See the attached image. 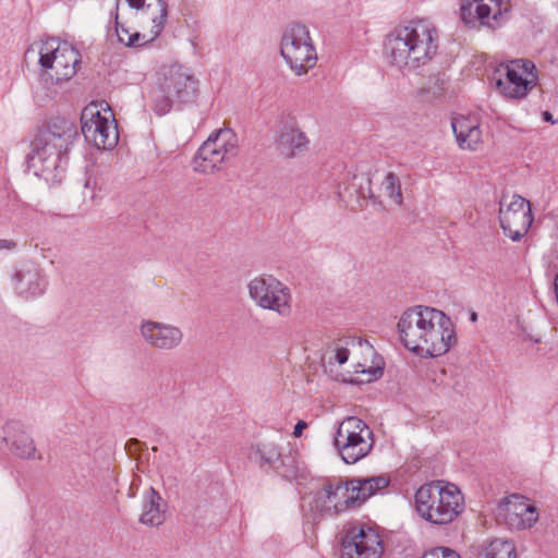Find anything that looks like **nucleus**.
<instances>
[{"label": "nucleus", "instance_id": "nucleus-1", "mask_svg": "<svg viewBox=\"0 0 558 558\" xmlns=\"http://www.w3.org/2000/svg\"><path fill=\"white\" fill-rule=\"evenodd\" d=\"M397 327L403 345L421 356H441L457 342L451 319L433 307L415 306L407 310Z\"/></svg>", "mask_w": 558, "mask_h": 558}, {"label": "nucleus", "instance_id": "nucleus-2", "mask_svg": "<svg viewBox=\"0 0 558 558\" xmlns=\"http://www.w3.org/2000/svg\"><path fill=\"white\" fill-rule=\"evenodd\" d=\"M78 138L77 128L65 118H51L38 129L27 155V167L47 183H60L68 167V155Z\"/></svg>", "mask_w": 558, "mask_h": 558}, {"label": "nucleus", "instance_id": "nucleus-3", "mask_svg": "<svg viewBox=\"0 0 558 558\" xmlns=\"http://www.w3.org/2000/svg\"><path fill=\"white\" fill-rule=\"evenodd\" d=\"M438 31L428 20H413L396 27L385 40V53L393 65L416 70L436 56Z\"/></svg>", "mask_w": 558, "mask_h": 558}, {"label": "nucleus", "instance_id": "nucleus-4", "mask_svg": "<svg viewBox=\"0 0 558 558\" xmlns=\"http://www.w3.org/2000/svg\"><path fill=\"white\" fill-rule=\"evenodd\" d=\"M385 475L327 480L315 493L314 508L320 513L335 515L355 509L388 487Z\"/></svg>", "mask_w": 558, "mask_h": 558}, {"label": "nucleus", "instance_id": "nucleus-5", "mask_svg": "<svg viewBox=\"0 0 558 558\" xmlns=\"http://www.w3.org/2000/svg\"><path fill=\"white\" fill-rule=\"evenodd\" d=\"M415 510L425 521L435 525L453 522L464 510V496L451 483L433 481L422 485L414 496Z\"/></svg>", "mask_w": 558, "mask_h": 558}, {"label": "nucleus", "instance_id": "nucleus-6", "mask_svg": "<svg viewBox=\"0 0 558 558\" xmlns=\"http://www.w3.org/2000/svg\"><path fill=\"white\" fill-rule=\"evenodd\" d=\"M198 95V81L192 71L179 63L161 68L157 86L151 93L154 111L163 116L174 102H193Z\"/></svg>", "mask_w": 558, "mask_h": 558}, {"label": "nucleus", "instance_id": "nucleus-7", "mask_svg": "<svg viewBox=\"0 0 558 558\" xmlns=\"http://www.w3.org/2000/svg\"><path fill=\"white\" fill-rule=\"evenodd\" d=\"M239 138L235 132L225 128L213 132L199 146L194 158L193 169L202 174L222 171L238 156Z\"/></svg>", "mask_w": 558, "mask_h": 558}, {"label": "nucleus", "instance_id": "nucleus-8", "mask_svg": "<svg viewBox=\"0 0 558 558\" xmlns=\"http://www.w3.org/2000/svg\"><path fill=\"white\" fill-rule=\"evenodd\" d=\"M280 53L298 76L313 69L318 59L310 29L300 23H290L284 28L280 41Z\"/></svg>", "mask_w": 558, "mask_h": 558}, {"label": "nucleus", "instance_id": "nucleus-9", "mask_svg": "<svg viewBox=\"0 0 558 558\" xmlns=\"http://www.w3.org/2000/svg\"><path fill=\"white\" fill-rule=\"evenodd\" d=\"M332 444L344 463L354 464L372 451L373 430L363 420L348 416L338 425Z\"/></svg>", "mask_w": 558, "mask_h": 558}, {"label": "nucleus", "instance_id": "nucleus-10", "mask_svg": "<svg viewBox=\"0 0 558 558\" xmlns=\"http://www.w3.org/2000/svg\"><path fill=\"white\" fill-rule=\"evenodd\" d=\"M81 63L78 50L68 41L50 38L39 50V64L41 76L51 83L71 80L77 72Z\"/></svg>", "mask_w": 558, "mask_h": 558}, {"label": "nucleus", "instance_id": "nucleus-11", "mask_svg": "<svg viewBox=\"0 0 558 558\" xmlns=\"http://www.w3.org/2000/svg\"><path fill=\"white\" fill-rule=\"evenodd\" d=\"M248 296L260 308L277 313L281 317L292 312L290 288L271 275L256 276L247 284Z\"/></svg>", "mask_w": 558, "mask_h": 558}, {"label": "nucleus", "instance_id": "nucleus-12", "mask_svg": "<svg viewBox=\"0 0 558 558\" xmlns=\"http://www.w3.org/2000/svg\"><path fill=\"white\" fill-rule=\"evenodd\" d=\"M497 90L506 98L522 99L537 86L538 75L535 64L526 59L511 60L497 70Z\"/></svg>", "mask_w": 558, "mask_h": 558}, {"label": "nucleus", "instance_id": "nucleus-13", "mask_svg": "<svg viewBox=\"0 0 558 558\" xmlns=\"http://www.w3.org/2000/svg\"><path fill=\"white\" fill-rule=\"evenodd\" d=\"M81 122L82 134L87 143L105 150L117 146L119 132L110 110L101 113L97 105L90 104L83 109Z\"/></svg>", "mask_w": 558, "mask_h": 558}, {"label": "nucleus", "instance_id": "nucleus-14", "mask_svg": "<svg viewBox=\"0 0 558 558\" xmlns=\"http://www.w3.org/2000/svg\"><path fill=\"white\" fill-rule=\"evenodd\" d=\"M384 546L379 534L363 523H352L344 527L341 537V558H380Z\"/></svg>", "mask_w": 558, "mask_h": 558}, {"label": "nucleus", "instance_id": "nucleus-15", "mask_svg": "<svg viewBox=\"0 0 558 558\" xmlns=\"http://www.w3.org/2000/svg\"><path fill=\"white\" fill-rule=\"evenodd\" d=\"M510 0H469L460 7L461 20L464 24L480 25L492 31L500 28L509 20Z\"/></svg>", "mask_w": 558, "mask_h": 558}, {"label": "nucleus", "instance_id": "nucleus-16", "mask_svg": "<svg viewBox=\"0 0 558 558\" xmlns=\"http://www.w3.org/2000/svg\"><path fill=\"white\" fill-rule=\"evenodd\" d=\"M499 221L505 235L512 241L521 240L533 222L530 202L520 195H513L507 205L501 202Z\"/></svg>", "mask_w": 558, "mask_h": 558}, {"label": "nucleus", "instance_id": "nucleus-17", "mask_svg": "<svg viewBox=\"0 0 558 558\" xmlns=\"http://www.w3.org/2000/svg\"><path fill=\"white\" fill-rule=\"evenodd\" d=\"M140 335L149 347L160 351H172L179 348L184 337L180 327L150 319L141 323Z\"/></svg>", "mask_w": 558, "mask_h": 558}, {"label": "nucleus", "instance_id": "nucleus-18", "mask_svg": "<svg viewBox=\"0 0 558 558\" xmlns=\"http://www.w3.org/2000/svg\"><path fill=\"white\" fill-rule=\"evenodd\" d=\"M498 512L509 527L515 530L531 527L538 519L536 508L520 495L505 498L499 504Z\"/></svg>", "mask_w": 558, "mask_h": 558}, {"label": "nucleus", "instance_id": "nucleus-19", "mask_svg": "<svg viewBox=\"0 0 558 558\" xmlns=\"http://www.w3.org/2000/svg\"><path fill=\"white\" fill-rule=\"evenodd\" d=\"M15 292L25 299L43 295L47 289V279L38 265L27 262L20 265L12 275Z\"/></svg>", "mask_w": 558, "mask_h": 558}, {"label": "nucleus", "instance_id": "nucleus-20", "mask_svg": "<svg viewBox=\"0 0 558 558\" xmlns=\"http://www.w3.org/2000/svg\"><path fill=\"white\" fill-rule=\"evenodd\" d=\"M310 140L295 120L288 118L279 132L278 149L288 158L296 157L308 149Z\"/></svg>", "mask_w": 558, "mask_h": 558}, {"label": "nucleus", "instance_id": "nucleus-21", "mask_svg": "<svg viewBox=\"0 0 558 558\" xmlns=\"http://www.w3.org/2000/svg\"><path fill=\"white\" fill-rule=\"evenodd\" d=\"M451 128L461 149L475 150L482 143V130L475 118L454 117L451 120Z\"/></svg>", "mask_w": 558, "mask_h": 558}, {"label": "nucleus", "instance_id": "nucleus-22", "mask_svg": "<svg viewBox=\"0 0 558 558\" xmlns=\"http://www.w3.org/2000/svg\"><path fill=\"white\" fill-rule=\"evenodd\" d=\"M3 437L12 453L20 458L35 459L36 448L32 437L21 427L20 423H8Z\"/></svg>", "mask_w": 558, "mask_h": 558}, {"label": "nucleus", "instance_id": "nucleus-23", "mask_svg": "<svg viewBox=\"0 0 558 558\" xmlns=\"http://www.w3.org/2000/svg\"><path fill=\"white\" fill-rule=\"evenodd\" d=\"M162 498L160 494L153 487L144 492L142 513L140 522L147 526H159L165 520V510L161 509Z\"/></svg>", "mask_w": 558, "mask_h": 558}, {"label": "nucleus", "instance_id": "nucleus-24", "mask_svg": "<svg viewBox=\"0 0 558 558\" xmlns=\"http://www.w3.org/2000/svg\"><path fill=\"white\" fill-rule=\"evenodd\" d=\"M130 8L146 12L153 22V32L160 35L168 15L165 0H125Z\"/></svg>", "mask_w": 558, "mask_h": 558}, {"label": "nucleus", "instance_id": "nucleus-25", "mask_svg": "<svg viewBox=\"0 0 558 558\" xmlns=\"http://www.w3.org/2000/svg\"><path fill=\"white\" fill-rule=\"evenodd\" d=\"M254 454L259 459L260 464H267L270 468L278 469L283 463L281 452L274 442H260L256 445Z\"/></svg>", "mask_w": 558, "mask_h": 558}, {"label": "nucleus", "instance_id": "nucleus-26", "mask_svg": "<svg viewBox=\"0 0 558 558\" xmlns=\"http://www.w3.org/2000/svg\"><path fill=\"white\" fill-rule=\"evenodd\" d=\"M483 558H517V550L513 542L495 538L484 549Z\"/></svg>", "mask_w": 558, "mask_h": 558}, {"label": "nucleus", "instance_id": "nucleus-27", "mask_svg": "<svg viewBox=\"0 0 558 558\" xmlns=\"http://www.w3.org/2000/svg\"><path fill=\"white\" fill-rule=\"evenodd\" d=\"M381 189L384 194L396 205L401 206L403 203V196L401 191V182L397 174L388 172L383 182Z\"/></svg>", "mask_w": 558, "mask_h": 558}, {"label": "nucleus", "instance_id": "nucleus-28", "mask_svg": "<svg viewBox=\"0 0 558 558\" xmlns=\"http://www.w3.org/2000/svg\"><path fill=\"white\" fill-rule=\"evenodd\" d=\"M118 9H119V5L117 4L116 5V33H117V37H118L119 43L128 46V44H129L128 37H132V33L130 32L129 28L124 27L122 24H120L118 22Z\"/></svg>", "mask_w": 558, "mask_h": 558}, {"label": "nucleus", "instance_id": "nucleus-29", "mask_svg": "<svg viewBox=\"0 0 558 558\" xmlns=\"http://www.w3.org/2000/svg\"><path fill=\"white\" fill-rule=\"evenodd\" d=\"M151 33H153V36L149 39L146 38V35L141 34L140 32L132 33V37H128V39H129L128 47H142L145 44L153 41L156 37L159 36V35H155V33L153 31H151Z\"/></svg>", "mask_w": 558, "mask_h": 558}, {"label": "nucleus", "instance_id": "nucleus-30", "mask_svg": "<svg viewBox=\"0 0 558 558\" xmlns=\"http://www.w3.org/2000/svg\"><path fill=\"white\" fill-rule=\"evenodd\" d=\"M349 354L350 352L347 348H337L333 359L338 364L342 365L348 361Z\"/></svg>", "mask_w": 558, "mask_h": 558}, {"label": "nucleus", "instance_id": "nucleus-31", "mask_svg": "<svg viewBox=\"0 0 558 558\" xmlns=\"http://www.w3.org/2000/svg\"><path fill=\"white\" fill-rule=\"evenodd\" d=\"M16 247V242L14 240L0 239V251H13Z\"/></svg>", "mask_w": 558, "mask_h": 558}, {"label": "nucleus", "instance_id": "nucleus-32", "mask_svg": "<svg viewBox=\"0 0 558 558\" xmlns=\"http://www.w3.org/2000/svg\"><path fill=\"white\" fill-rule=\"evenodd\" d=\"M439 558H461L453 549L441 547V554Z\"/></svg>", "mask_w": 558, "mask_h": 558}, {"label": "nucleus", "instance_id": "nucleus-33", "mask_svg": "<svg viewBox=\"0 0 558 558\" xmlns=\"http://www.w3.org/2000/svg\"><path fill=\"white\" fill-rule=\"evenodd\" d=\"M441 554V547H435L426 551L421 558H439Z\"/></svg>", "mask_w": 558, "mask_h": 558}, {"label": "nucleus", "instance_id": "nucleus-34", "mask_svg": "<svg viewBox=\"0 0 558 558\" xmlns=\"http://www.w3.org/2000/svg\"><path fill=\"white\" fill-rule=\"evenodd\" d=\"M306 426L307 424L304 421H299L294 426L293 435L295 437H300L302 435L303 429L306 428Z\"/></svg>", "mask_w": 558, "mask_h": 558}, {"label": "nucleus", "instance_id": "nucleus-35", "mask_svg": "<svg viewBox=\"0 0 558 558\" xmlns=\"http://www.w3.org/2000/svg\"><path fill=\"white\" fill-rule=\"evenodd\" d=\"M87 191H89V198L90 199H94L95 197V194H94V191H93V187L90 186V180H87L86 183H85V186H84V196L86 197L87 196Z\"/></svg>", "mask_w": 558, "mask_h": 558}, {"label": "nucleus", "instance_id": "nucleus-36", "mask_svg": "<svg viewBox=\"0 0 558 558\" xmlns=\"http://www.w3.org/2000/svg\"><path fill=\"white\" fill-rule=\"evenodd\" d=\"M543 119L546 121V122H550V123H556V121L553 119V116L550 112L548 111H544L543 112Z\"/></svg>", "mask_w": 558, "mask_h": 558}, {"label": "nucleus", "instance_id": "nucleus-37", "mask_svg": "<svg viewBox=\"0 0 558 558\" xmlns=\"http://www.w3.org/2000/svg\"><path fill=\"white\" fill-rule=\"evenodd\" d=\"M471 319H472V320H475V319H476V314H475V313H472V315H471Z\"/></svg>", "mask_w": 558, "mask_h": 558}, {"label": "nucleus", "instance_id": "nucleus-38", "mask_svg": "<svg viewBox=\"0 0 558 558\" xmlns=\"http://www.w3.org/2000/svg\"><path fill=\"white\" fill-rule=\"evenodd\" d=\"M376 372H378V373H379V375H381V374H383V371H381L380 368H377V369H376Z\"/></svg>", "mask_w": 558, "mask_h": 558}]
</instances>
